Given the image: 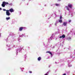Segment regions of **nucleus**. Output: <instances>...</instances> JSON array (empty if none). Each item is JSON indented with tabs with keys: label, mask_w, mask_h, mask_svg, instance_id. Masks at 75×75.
<instances>
[{
	"label": "nucleus",
	"mask_w": 75,
	"mask_h": 75,
	"mask_svg": "<svg viewBox=\"0 0 75 75\" xmlns=\"http://www.w3.org/2000/svg\"><path fill=\"white\" fill-rule=\"evenodd\" d=\"M8 4V3L4 1L2 3L1 6L2 7H5V5H7V4Z\"/></svg>",
	"instance_id": "1"
},
{
	"label": "nucleus",
	"mask_w": 75,
	"mask_h": 75,
	"mask_svg": "<svg viewBox=\"0 0 75 75\" xmlns=\"http://www.w3.org/2000/svg\"><path fill=\"white\" fill-rule=\"evenodd\" d=\"M6 15L8 16L10 15V13H9V10H6Z\"/></svg>",
	"instance_id": "2"
},
{
	"label": "nucleus",
	"mask_w": 75,
	"mask_h": 75,
	"mask_svg": "<svg viewBox=\"0 0 75 75\" xmlns=\"http://www.w3.org/2000/svg\"><path fill=\"white\" fill-rule=\"evenodd\" d=\"M21 50V48H19L17 49V51H16V54H17V53L18 52H20V51Z\"/></svg>",
	"instance_id": "3"
},
{
	"label": "nucleus",
	"mask_w": 75,
	"mask_h": 75,
	"mask_svg": "<svg viewBox=\"0 0 75 75\" xmlns=\"http://www.w3.org/2000/svg\"><path fill=\"white\" fill-rule=\"evenodd\" d=\"M63 24L64 26H67V22H64L63 23Z\"/></svg>",
	"instance_id": "4"
},
{
	"label": "nucleus",
	"mask_w": 75,
	"mask_h": 75,
	"mask_svg": "<svg viewBox=\"0 0 75 75\" xmlns=\"http://www.w3.org/2000/svg\"><path fill=\"white\" fill-rule=\"evenodd\" d=\"M68 7H69L70 8H72V4H69L68 5Z\"/></svg>",
	"instance_id": "5"
},
{
	"label": "nucleus",
	"mask_w": 75,
	"mask_h": 75,
	"mask_svg": "<svg viewBox=\"0 0 75 75\" xmlns=\"http://www.w3.org/2000/svg\"><path fill=\"white\" fill-rule=\"evenodd\" d=\"M9 11L11 13H12V12H13L14 11H13V8H11L9 9Z\"/></svg>",
	"instance_id": "6"
},
{
	"label": "nucleus",
	"mask_w": 75,
	"mask_h": 75,
	"mask_svg": "<svg viewBox=\"0 0 75 75\" xmlns=\"http://www.w3.org/2000/svg\"><path fill=\"white\" fill-rule=\"evenodd\" d=\"M47 53H49V54H50V55H52V53H51V52H50V51H48V52H46Z\"/></svg>",
	"instance_id": "7"
},
{
	"label": "nucleus",
	"mask_w": 75,
	"mask_h": 75,
	"mask_svg": "<svg viewBox=\"0 0 75 75\" xmlns=\"http://www.w3.org/2000/svg\"><path fill=\"white\" fill-rule=\"evenodd\" d=\"M59 22L60 23H62V21L61 19L59 20Z\"/></svg>",
	"instance_id": "8"
},
{
	"label": "nucleus",
	"mask_w": 75,
	"mask_h": 75,
	"mask_svg": "<svg viewBox=\"0 0 75 75\" xmlns=\"http://www.w3.org/2000/svg\"><path fill=\"white\" fill-rule=\"evenodd\" d=\"M52 37H51L50 39H48L49 41H51V40H52Z\"/></svg>",
	"instance_id": "9"
},
{
	"label": "nucleus",
	"mask_w": 75,
	"mask_h": 75,
	"mask_svg": "<svg viewBox=\"0 0 75 75\" xmlns=\"http://www.w3.org/2000/svg\"><path fill=\"white\" fill-rule=\"evenodd\" d=\"M10 17H8V18H6V20H10Z\"/></svg>",
	"instance_id": "10"
},
{
	"label": "nucleus",
	"mask_w": 75,
	"mask_h": 75,
	"mask_svg": "<svg viewBox=\"0 0 75 75\" xmlns=\"http://www.w3.org/2000/svg\"><path fill=\"white\" fill-rule=\"evenodd\" d=\"M41 57H39L38 58V61H40V60H41Z\"/></svg>",
	"instance_id": "11"
},
{
	"label": "nucleus",
	"mask_w": 75,
	"mask_h": 75,
	"mask_svg": "<svg viewBox=\"0 0 75 75\" xmlns=\"http://www.w3.org/2000/svg\"><path fill=\"white\" fill-rule=\"evenodd\" d=\"M22 30H23V28L22 27L20 28L19 29L20 31H22Z\"/></svg>",
	"instance_id": "12"
},
{
	"label": "nucleus",
	"mask_w": 75,
	"mask_h": 75,
	"mask_svg": "<svg viewBox=\"0 0 75 75\" xmlns=\"http://www.w3.org/2000/svg\"><path fill=\"white\" fill-rule=\"evenodd\" d=\"M65 37V36L64 35H62V38H64Z\"/></svg>",
	"instance_id": "13"
},
{
	"label": "nucleus",
	"mask_w": 75,
	"mask_h": 75,
	"mask_svg": "<svg viewBox=\"0 0 75 75\" xmlns=\"http://www.w3.org/2000/svg\"><path fill=\"white\" fill-rule=\"evenodd\" d=\"M68 66L69 67H72V65L71 64H68Z\"/></svg>",
	"instance_id": "14"
},
{
	"label": "nucleus",
	"mask_w": 75,
	"mask_h": 75,
	"mask_svg": "<svg viewBox=\"0 0 75 75\" xmlns=\"http://www.w3.org/2000/svg\"><path fill=\"white\" fill-rule=\"evenodd\" d=\"M66 7L68 10L69 11V8H68V6H66Z\"/></svg>",
	"instance_id": "15"
},
{
	"label": "nucleus",
	"mask_w": 75,
	"mask_h": 75,
	"mask_svg": "<svg viewBox=\"0 0 75 75\" xmlns=\"http://www.w3.org/2000/svg\"><path fill=\"white\" fill-rule=\"evenodd\" d=\"M57 23H58V22H57L56 23H55V25H57Z\"/></svg>",
	"instance_id": "16"
},
{
	"label": "nucleus",
	"mask_w": 75,
	"mask_h": 75,
	"mask_svg": "<svg viewBox=\"0 0 75 75\" xmlns=\"http://www.w3.org/2000/svg\"><path fill=\"white\" fill-rule=\"evenodd\" d=\"M3 11H6V9H3Z\"/></svg>",
	"instance_id": "17"
},
{
	"label": "nucleus",
	"mask_w": 75,
	"mask_h": 75,
	"mask_svg": "<svg viewBox=\"0 0 75 75\" xmlns=\"http://www.w3.org/2000/svg\"><path fill=\"white\" fill-rule=\"evenodd\" d=\"M59 38H62V36H60L59 37Z\"/></svg>",
	"instance_id": "18"
},
{
	"label": "nucleus",
	"mask_w": 75,
	"mask_h": 75,
	"mask_svg": "<svg viewBox=\"0 0 75 75\" xmlns=\"http://www.w3.org/2000/svg\"><path fill=\"white\" fill-rule=\"evenodd\" d=\"M48 73L47 72L45 75H48Z\"/></svg>",
	"instance_id": "19"
},
{
	"label": "nucleus",
	"mask_w": 75,
	"mask_h": 75,
	"mask_svg": "<svg viewBox=\"0 0 75 75\" xmlns=\"http://www.w3.org/2000/svg\"><path fill=\"white\" fill-rule=\"evenodd\" d=\"M59 5H58V4H56V6H59Z\"/></svg>",
	"instance_id": "20"
},
{
	"label": "nucleus",
	"mask_w": 75,
	"mask_h": 75,
	"mask_svg": "<svg viewBox=\"0 0 75 75\" xmlns=\"http://www.w3.org/2000/svg\"><path fill=\"white\" fill-rule=\"evenodd\" d=\"M62 16H61L60 17V19H62Z\"/></svg>",
	"instance_id": "21"
},
{
	"label": "nucleus",
	"mask_w": 75,
	"mask_h": 75,
	"mask_svg": "<svg viewBox=\"0 0 75 75\" xmlns=\"http://www.w3.org/2000/svg\"><path fill=\"white\" fill-rule=\"evenodd\" d=\"M71 20H69V22H71Z\"/></svg>",
	"instance_id": "22"
},
{
	"label": "nucleus",
	"mask_w": 75,
	"mask_h": 75,
	"mask_svg": "<svg viewBox=\"0 0 75 75\" xmlns=\"http://www.w3.org/2000/svg\"><path fill=\"white\" fill-rule=\"evenodd\" d=\"M29 73H32V72L31 71H29Z\"/></svg>",
	"instance_id": "23"
},
{
	"label": "nucleus",
	"mask_w": 75,
	"mask_h": 75,
	"mask_svg": "<svg viewBox=\"0 0 75 75\" xmlns=\"http://www.w3.org/2000/svg\"><path fill=\"white\" fill-rule=\"evenodd\" d=\"M2 10V9L1 8H0V10Z\"/></svg>",
	"instance_id": "24"
},
{
	"label": "nucleus",
	"mask_w": 75,
	"mask_h": 75,
	"mask_svg": "<svg viewBox=\"0 0 75 75\" xmlns=\"http://www.w3.org/2000/svg\"><path fill=\"white\" fill-rule=\"evenodd\" d=\"M69 40H71V38H69Z\"/></svg>",
	"instance_id": "25"
},
{
	"label": "nucleus",
	"mask_w": 75,
	"mask_h": 75,
	"mask_svg": "<svg viewBox=\"0 0 75 75\" xmlns=\"http://www.w3.org/2000/svg\"><path fill=\"white\" fill-rule=\"evenodd\" d=\"M23 36H24V35H22L21 36V37H23Z\"/></svg>",
	"instance_id": "26"
},
{
	"label": "nucleus",
	"mask_w": 75,
	"mask_h": 75,
	"mask_svg": "<svg viewBox=\"0 0 75 75\" xmlns=\"http://www.w3.org/2000/svg\"><path fill=\"white\" fill-rule=\"evenodd\" d=\"M62 75H66V74H63Z\"/></svg>",
	"instance_id": "27"
},
{
	"label": "nucleus",
	"mask_w": 75,
	"mask_h": 75,
	"mask_svg": "<svg viewBox=\"0 0 75 75\" xmlns=\"http://www.w3.org/2000/svg\"><path fill=\"white\" fill-rule=\"evenodd\" d=\"M58 1H61V0H58Z\"/></svg>",
	"instance_id": "28"
},
{
	"label": "nucleus",
	"mask_w": 75,
	"mask_h": 75,
	"mask_svg": "<svg viewBox=\"0 0 75 75\" xmlns=\"http://www.w3.org/2000/svg\"><path fill=\"white\" fill-rule=\"evenodd\" d=\"M8 45H6V46H7Z\"/></svg>",
	"instance_id": "29"
}]
</instances>
